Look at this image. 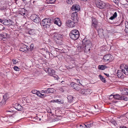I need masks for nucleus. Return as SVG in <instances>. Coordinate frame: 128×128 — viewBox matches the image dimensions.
I'll return each mask as SVG.
<instances>
[{
    "label": "nucleus",
    "instance_id": "obj_26",
    "mask_svg": "<svg viewBox=\"0 0 128 128\" xmlns=\"http://www.w3.org/2000/svg\"><path fill=\"white\" fill-rule=\"evenodd\" d=\"M98 68L99 69L102 70L107 68V67L104 65H99L98 66Z\"/></svg>",
    "mask_w": 128,
    "mask_h": 128
},
{
    "label": "nucleus",
    "instance_id": "obj_9",
    "mask_svg": "<svg viewBox=\"0 0 128 128\" xmlns=\"http://www.w3.org/2000/svg\"><path fill=\"white\" fill-rule=\"evenodd\" d=\"M76 22L68 20L66 21V25L69 27L72 28L75 26V22Z\"/></svg>",
    "mask_w": 128,
    "mask_h": 128
},
{
    "label": "nucleus",
    "instance_id": "obj_50",
    "mask_svg": "<svg viewBox=\"0 0 128 128\" xmlns=\"http://www.w3.org/2000/svg\"><path fill=\"white\" fill-rule=\"evenodd\" d=\"M120 128H127L126 126H120Z\"/></svg>",
    "mask_w": 128,
    "mask_h": 128
},
{
    "label": "nucleus",
    "instance_id": "obj_51",
    "mask_svg": "<svg viewBox=\"0 0 128 128\" xmlns=\"http://www.w3.org/2000/svg\"><path fill=\"white\" fill-rule=\"evenodd\" d=\"M124 31L128 33V28H126L124 30Z\"/></svg>",
    "mask_w": 128,
    "mask_h": 128
},
{
    "label": "nucleus",
    "instance_id": "obj_27",
    "mask_svg": "<svg viewBox=\"0 0 128 128\" xmlns=\"http://www.w3.org/2000/svg\"><path fill=\"white\" fill-rule=\"evenodd\" d=\"M3 97L4 100L6 101L9 98V96L7 94H6L4 95H3Z\"/></svg>",
    "mask_w": 128,
    "mask_h": 128
},
{
    "label": "nucleus",
    "instance_id": "obj_36",
    "mask_svg": "<svg viewBox=\"0 0 128 128\" xmlns=\"http://www.w3.org/2000/svg\"><path fill=\"white\" fill-rule=\"evenodd\" d=\"M122 100H123L125 101H128V98L126 97L125 96H124L122 95Z\"/></svg>",
    "mask_w": 128,
    "mask_h": 128
},
{
    "label": "nucleus",
    "instance_id": "obj_13",
    "mask_svg": "<svg viewBox=\"0 0 128 128\" xmlns=\"http://www.w3.org/2000/svg\"><path fill=\"white\" fill-rule=\"evenodd\" d=\"M52 35L54 34L53 36L54 37V38H55L58 40L60 39L61 38H62L63 36V35L62 34L54 32V34L52 33Z\"/></svg>",
    "mask_w": 128,
    "mask_h": 128
},
{
    "label": "nucleus",
    "instance_id": "obj_38",
    "mask_svg": "<svg viewBox=\"0 0 128 128\" xmlns=\"http://www.w3.org/2000/svg\"><path fill=\"white\" fill-rule=\"evenodd\" d=\"M38 91H37L36 90H32V92L33 94H36L38 92Z\"/></svg>",
    "mask_w": 128,
    "mask_h": 128
},
{
    "label": "nucleus",
    "instance_id": "obj_48",
    "mask_svg": "<svg viewBox=\"0 0 128 128\" xmlns=\"http://www.w3.org/2000/svg\"><path fill=\"white\" fill-rule=\"evenodd\" d=\"M6 112H14V110H8L6 111Z\"/></svg>",
    "mask_w": 128,
    "mask_h": 128
},
{
    "label": "nucleus",
    "instance_id": "obj_5",
    "mask_svg": "<svg viewBox=\"0 0 128 128\" xmlns=\"http://www.w3.org/2000/svg\"><path fill=\"white\" fill-rule=\"evenodd\" d=\"M113 56L110 54H108L104 56L103 57L104 62H109L112 60L113 59Z\"/></svg>",
    "mask_w": 128,
    "mask_h": 128
},
{
    "label": "nucleus",
    "instance_id": "obj_20",
    "mask_svg": "<svg viewBox=\"0 0 128 128\" xmlns=\"http://www.w3.org/2000/svg\"><path fill=\"white\" fill-rule=\"evenodd\" d=\"M92 124L93 122L91 121L90 122H86L85 124H84V125L86 128V127L90 128L92 126Z\"/></svg>",
    "mask_w": 128,
    "mask_h": 128
},
{
    "label": "nucleus",
    "instance_id": "obj_47",
    "mask_svg": "<svg viewBox=\"0 0 128 128\" xmlns=\"http://www.w3.org/2000/svg\"><path fill=\"white\" fill-rule=\"evenodd\" d=\"M114 95H111L110 96V97L109 98V99L110 100L114 98Z\"/></svg>",
    "mask_w": 128,
    "mask_h": 128
},
{
    "label": "nucleus",
    "instance_id": "obj_24",
    "mask_svg": "<svg viewBox=\"0 0 128 128\" xmlns=\"http://www.w3.org/2000/svg\"><path fill=\"white\" fill-rule=\"evenodd\" d=\"M56 0H45V2L47 4H53Z\"/></svg>",
    "mask_w": 128,
    "mask_h": 128
},
{
    "label": "nucleus",
    "instance_id": "obj_33",
    "mask_svg": "<svg viewBox=\"0 0 128 128\" xmlns=\"http://www.w3.org/2000/svg\"><path fill=\"white\" fill-rule=\"evenodd\" d=\"M123 92L124 94L126 95H128V89H124V90H123Z\"/></svg>",
    "mask_w": 128,
    "mask_h": 128
},
{
    "label": "nucleus",
    "instance_id": "obj_56",
    "mask_svg": "<svg viewBox=\"0 0 128 128\" xmlns=\"http://www.w3.org/2000/svg\"><path fill=\"white\" fill-rule=\"evenodd\" d=\"M1 34H0V39L2 40L3 39L2 36L1 35Z\"/></svg>",
    "mask_w": 128,
    "mask_h": 128
},
{
    "label": "nucleus",
    "instance_id": "obj_59",
    "mask_svg": "<svg viewBox=\"0 0 128 128\" xmlns=\"http://www.w3.org/2000/svg\"><path fill=\"white\" fill-rule=\"evenodd\" d=\"M3 20H2L0 18V22H1L2 24V21H3Z\"/></svg>",
    "mask_w": 128,
    "mask_h": 128
},
{
    "label": "nucleus",
    "instance_id": "obj_11",
    "mask_svg": "<svg viewBox=\"0 0 128 128\" xmlns=\"http://www.w3.org/2000/svg\"><path fill=\"white\" fill-rule=\"evenodd\" d=\"M71 19L74 22H76L78 20V14L75 12L72 13L71 14Z\"/></svg>",
    "mask_w": 128,
    "mask_h": 128
},
{
    "label": "nucleus",
    "instance_id": "obj_31",
    "mask_svg": "<svg viewBox=\"0 0 128 128\" xmlns=\"http://www.w3.org/2000/svg\"><path fill=\"white\" fill-rule=\"evenodd\" d=\"M36 23H38L40 21V19L39 17L38 16L37 17V18H36L33 21Z\"/></svg>",
    "mask_w": 128,
    "mask_h": 128
},
{
    "label": "nucleus",
    "instance_id": "obj_37",
    "mask_svg": "<svg viewBox=\"0 0 128 128\" xmlns=\"http://www.w3.org/2000/svg\"><path fill=\"white\" fill-rule=\"evenodd\" d=\"M29 49L30 48L28 46L24 44V51L26 50L28 51Z\"/></svg>",
    "mask_w": 128,
    "mask_h": 128
},
{
    "label": "nucleus",
    "instance_id": "obj_43",
    "mask_svg": "<svg viewBox=\"0 0 128 128\" xmlns=\"http://www.w3.org/2000/svg\"><path fill=\"white\" fill-rule=\"evenodd\" d=\"M124 24L126 28H128V22L127 21H125Z\"/></svg>",
    "mask_w": 128,
    "mask_h": 128
},
{
    "label": "nucleus",
    "instance_id": "obj_40",
    "mask_svg": "<svg viewBox=\"0 0 128 128\" xmlns=\"http://www.w3.org/2000/svg\"><path fill=\"white\" fill-rule=\"evenodd\" d=\"M55 73V71L54 70H51V72L50 73V75L51 76H52V75L53 76V74H54Z\"/></svg>",
    "mask_w": 128,
    "mask_h": 128
},
{
    "label": "nucleus",
    "instance_id": "obj_12",
    "mask_svg": "<svg viewBox=\"0 0 128 128\" xmlns=\"http://www.w3.org/2000/svg\"><path fill=\"white\" fill-rule=\"evenodd\" d=\"M92 22L91 26L92 28H96L98 24V21L96 19L94 18H92Z\"/></svg>",
    "mask_w": 128,
    "mask_h": 128
},
{
    "label": "nucleus",
    "instance_id": "obj_42",
    "mask_svg": "<svg viewBox=\"0 0 128 128\" xmlns=\"http://www.w3.org/2000/svg\"><path fill=\"white\" fill-rule=\"evenodd\" d=\"M14 70L16 71H18L19 70V68L17 66H15L14 68Z\"/></svg>",
    "mask_w": 128,
    "mask_h": 128
},
{
    "label": "nucleus",
    "instance_id": "obj_53",
    "mask_svg": "<svg viewBox=\"0 0 128 128\" xmlns=\"http://www.w3.org/2000/svg\"><path fill=\"white\" fill-rule=\"evenodd\" d=\"M33 45L32 44H31V45L30 46V49L31 50H32V49L33 48L32 46H33Z\"/></svg>",
    "mask_w": 128,
    "mask_h": 128
},
{
    "label": "nucleus",
    "instance_id": "obj_52",
    "mask_svg": "<svg viewBox=\"0 0 128 128\" xmlns=\"http://www.w3.org/2000/svg\"><path fill=\"white\" fill-rule=\"evenodd\" d=\"M79 128H86V126L84 127L82 126V125H80V127Z\"/></svg>",
    "mask_w": 128,
    "mask_h": 128
},
{
    "label": "nucleus",
    "instance_id": "obj_10",
    "mask_svg": "<svg viewBox=\"0 0 128 128\" xmlns=\"http://www.w3.org/2000/svg\"><path fill=\"white\" fill-rule=\"evenodd\" d=\"M92 46H80V48L82 50H84L85 52H90V48Z\"/></svg>",
    "mask_w": 128,
    "mask_h": 128
},
{
    "label": "nucleus",
    "instance_id": "obj_32",
    "mask_svg": "<svg viewBox=\"0 0 128 128\" xmlns=\"http://www.w3.org/2000/svg\"><path fill=\"white\" fill-rule=\"evenodd\" d=\"M100 78V80L103 82L105 83L106 82V80L105 78L102 76L101 75H100L99 76Z\"/></svg>",
    "mask_w": 128,
    "mask_h": 128
},
{
    "label": "nucleus",
    "instance_id": "obj_55",
    "mask_svg": "<svg viewBox=\"0 0 128 128\" xmlns=\"http://www.w3.org/2000/svg\"><path fill=\"white\" fill-rule=\"evenodd\" d=\"M30 22H28V23H27L26 22V23H25L24 24L26 25V24H28V25H29L30 24Z\"/></svg>",
    "mask_w": 128,
    "mask_h": 128
},
{
    "label": "nucleus",
    "instance_id": "obj_30",
    "mask_svg": "<svg viewBox=\"0 0 128 128\" xmlns=\"http://www.w3.org/2000/svg\"><path fill=\"white\" fill-rule=\"evenodd\" d=\"M38 16L35 14H33L31 16L30 18L33 21Z\"/></svg>",
    "mask_w": 128,
    "mask_h": 128
},
{
    "label": "nucleus",
    "instance_id": "obj_3",
    "mask_svg": "<svg viewBox=\"0 0 128 128\" xmlns=\"http://www.w3.org/2000/svg\"><path fill=\"white\" fill-rule=\"evenodd\" d=\"M96 6L101 9L104 8L107 5L103 1L98 0L96 1Z\"/></svg>",
    "mask_w": 128,
    "mask_h": 128
},
{
    "label": "nucleus",
    "instance_id": "obj_15",
    "mask_svg": "<svg viewBox=\"0 0 128 128\" xmlns=\"http://www.w3.org/2000/svg\"><path fill=\"white\" fill-rule=\"evenodd\" d=\"M2 21V24L4 25L10 26L12 25V22L10 20L5 19Z\"/></svg>",
    "mask_w": 128,
    "mask_h": 128
},
{
    "label": "nucleus",
    "instance_id": "obj_21",
    "mask_svg": "<svg viewBox=\"0 0 128 128\" xmlns=\"http://www.w3.org/2000/svg\"><path fill=\"white\" fill-rule=\"evenodd\" d=\"M121 70H118L117 73V76L118 78L122 77V76L123 74L122 72L124 73V72L122 71V69Z\"/></svg>",
    "mask_w": 128,
    "mask_h": 128
},
{
    "label": "nucleus",
    "instance_id": "obj_64",
    "mask_svg": "<svg viewBox=\"0 0 128 128\" xmlns=\"http://www.w3.org/2000/svg\"><path fill=\"white\" fill-rule=\"evenodd\" d=\"M58 120V118H56V119H55V120H56V121H57V120Z\"/></svg>",
    "mask_w": 128,
    "mask_h": 128
},
{
    "label": "nucleus",
    "instance_id": "obj_60",
    "mask_svg": "<svg viewBox=\"0 0 128 128\" xmlns=\"http://www.w3.org/2000/svg\"><path fill=\"white\" fill-rule=\"evenodd\" d=\"M30 1H29V2H28V3H26V4H30Z\"/></svg>",
    "mask_w": 128,
    "mask_h": 128
},
{
    "label": "nucleus",
    "instance_id": "obj_62",
    "mask_svg": "<svg viewBox=\"0 0 128 128\" xmlns=\"http://www.w3.org/2000/svg\"><path fill=\"white\" fill-rule=\"evenodd\" d=\"M18 0H15V1L16 2V3L17 4V2L18 1Z\"/></svg>",
    "mask_w": 128,
    "mask_h": 128
},
{
    "label": "nucleus",
    "instance_id": "obj_19",
    "mask_svg": "<svg viewBox=\"0 0 128 128\" xmlns=\"http://www.w3.org/2000/svg\"><path fill=\"white\" fill-rule=\"evenodd\" d=\"M113 97L114 98L118 100H121L122 98V95L118 94L114 95Z\"/></svg>",
    "mask_w": 128,
    "mask_h": 128
},
{
    "label": "nucleus",
    "instance_id": "obj_49",
    "mask_svg": "<svg viewBox=\"0 0 128 128\" xmlns=\"http://www.w3.org/2000/svg\"><path fill=\"white\" fill-rule=\"evenodd\" d=\"M74 79L77 80V82L78 83H79L81 85H82V84L80 83L79 80L78 79H76V78H75Z\"/></svg>",
    "mask_w": 128,
    "mask_h": 128
},
{
    "label": "nucleus",
    "instance_id": "obj_45",
    "mask_svg": "<svg viewBox=\"0 0 128 128\" xmlns=\"http://www.w3.org/2000/svg\"><path fill=\"white\" fill-rule=\"evenodd\" d=\"M53 76L54 77V79L55 80H58V76L57 75H54V76Z\"/></svg>",
    "mask_w": 128,
    "mask_h": 128
},
{
    "label": "nucleus",
    "instance_id": "obj_46",
    "mask_svg": "<svg viewBox=\"0 0 128 128\" xmlns=\"http://www.w3.org/2000/svg\"><path fill=\"white\" fill-rule=\"evenodd\" d=\"M41 98H44L46 96V95H45L44 94H42V93H41Z\"/></svg>",
    "mask_w": 128,
    "mask_h": 128
},
{
    "label": "nucleus",
    "instance_id": "obj_28",
    "mask_svg": "<svg viewBox=\"0 0 128 128\" xmlns=\"http://www.w3.org/2000/svg\"><path fill=\"white\" fill-rule=\"evenodd\" d=\"M67 98L69 102H71L73 100V97L71 95H69L67 97Z\"/></svg>",
    "mask_w": 128,
    "mask_h": 128
},
{
    "label": "nucleus",
    "instance_id": "obj_61",
    "mask_svg": "<svg viewBox=\"0 0 128 128\" xmlns=\"http://www.w3.org/2000/svg\"><path fill=\"white\" fill-rule=\"evenodd\" d=\"M22 13L23 14H21V13H20V14L21 15H22V16H24V13Z\"/></svg>",
    "mask_w": 128,
    "mask_h": 128
},
{
    "label": "nucleus",
    "instance_id": "obj_39",
    "mask_svg": "<svg viewBox=\"0 0 128 128\" xmlns=\"http://www.w3.org/2000/svg\"><path fill=\"white\" fill-rule=\"evenodd\" d=\"M12 60L13 62V64H16V63H17L18 62V60H14V59H12Z\"/></svg>",
    "mask_w": 128,
    "mask_h": 128
},
{
    "label": "nucleus",
    "instance_id": "obj_58",
    "mask_svg": "<svg viewBox=\"0 0 128 128\" xmlns=\"http://www.w3.org/2000/svg\"><path fill=\"white\" fill-rule=\"evenodd\" d=\"M104 74L106 75V76L107 77H108L109 76V75L108 74H106V73H104Z\"/></svg>",
    "mask_w": 128,
    "mask_h": 128
},
{
    "label": "nucleus",
    "instance_id": "obj_7",
    "mask_svg": "<svg viewBox=\"0 0 128 128\" xmlns=\"http://www.w3.org/2000/svg\"><path fill=\"white\" fill-rule=\"evenodd\" d=\"M92 46V43L90 40L86 38H84L82 41V45L81 46Z\"/></svg>",
    "mask_w": 128,
    "mask_h": 128
},
{
    "label": "nucleus",
    "instance_id": "obj_34",
    "mask_svg": "<svg viewBox=\"0 0 128 128\" xmlns=\"http://www.w3.org/2000/svg\"><path fill=\"white\" fill-rule=\"evenodd\" d=\"M6 100H4V99L2 100L0 103V104H1L2 106H3L4 105L6 104Z\"/></svg>",
    "mask_w": 128,
    "mask_h": 128
},
{
    "label": "nucleus",
    "instance_id": "obj_63",
    "mask_svg": "<svg viewBox=\"0 0 128 128\" xmlns=\"http://www.w3.org/2000/svg\"><path fill=\"white\" fill-rule=\"evenodd\" d=\"M126 3H123V4H123L124 5L126 4Z\"/></svg>",
    "mask_w": 128,
    "mask_h": 128
},
{
    "label": "nucleus",
    "instance_id": "obj_8",
    "mask_svg": "<svg viewBox=\"0 0 128 128\" xmlns=\"http://www.w3.org/2000/svg\"><path fill=\"white\" fill-rule=\"evenodd\" d=\"M121 69H122V70L124 73L126 75L128 76V67L126 65H121L120 67Z\"/></svg>",
    "mask_w": 128,
    "mask_h": 128
},
{
    "label": "nucleus",
    "instance_id": "obj_22",
    "mask_svg": "<svg viewBox=\"0 0 128 128\" xmlns=\"http://www.w3.org/2000/svg\"><path fill=\"white\" fill-rule=\"evenodd\" d=\"M1 34L2 38H7L9 36L8 34L6 33H2Z\"/></svg>",
    "mask_w": 128,
    "mask_h": 128
},
{
    "label": "nucleus",
    "instance_id": "obj_54",
    "mask_svg": "<svg viewBox=\"0 0 128 128\" xmlns=\"http://www.w3.org/2000/svg\"><path fill=\"white\" fill-rule=\"evenodd\" d=\"M20 51H22L23 52H24V50L22 48H20Z\"/></svg>",
    "mask_w": 128,
    "mask_h": 128
},
{
    "label": "nucleus",
    "instance_id": "obj_6",
    "mask_svg": "<svg viewBox=\"0 0 128 128\" xmlns=\"http://www.w3.org/2000/svg\"><path fill=\"white\" fill-rule=\"evenodd\" d=\"M70 85L72 88L77 91L81 90L80 86L76 83L72 82L70 83Z\"/></svg>",
    "mask_w": 128,
    "mask_h": 128
},
{
    "label": "nucleus",
    "instance_id": "obj_18",
    "mask_svg": "<svg viewBox=\"0 0 128 128\" xmlns=\"http://www.w3.org/2000/svg\"><path fill=\"white\" fill-rule=\"evenodd\" d=\"M15 108L18 111H21L22 109V108L20 104H15Z\"/></svg>",
    "mask_w": 128,
    "mask_h": 128
},
{
    "label": "nucleus",
    "instance_id": "obj_25",
    "mask_svg": "<svg viewBox=\"0 0 128 128\" xmlns=\"http://www.w3.org/2000/svg\"><path fill=\"white\" fill-rule=\"evenodd\" d=\"M117 16V14L116 12H115L114 14H113L112 16H111L109 18V19L111 20H113L114 18H116Z\"/></svg>",
    "mask_w": 128,
    "mask_h": 128
},
{
    "label": "nucleus",
    "instance_id": "obj_35",
    "mask_svg": "<svg viewBox=\"0 0 128 128\" xmlns=\"http://www.w3.org/2000/svg\"><path fill=\"white\" fill-rule=\"evenodd\" d=\"M6 7L5 6H0V10H3L6 9Z\"/></svg>",
    "mask_w": 128,
    "mask_h": 128
},
{
    "label": "nucleus",
    "instance_id": "obj_17",
    "mask_svg": "<svg viewBox=\"0 0 128 128\" xmlns=\"http://www.w3.org/2000/svg\"><path fill=\"white\" fill-rule=\"evenodd\" d=\"M34 30L28 28L26 30V33L27 34H28L29 35L33 34H34Z\"/></svg>",
    "mask_w": 128,
    "mask_h": 128
},
{
    "label": "nucleus",
    "instance_id": "obj_29",
    "mask_svg": "<svg viewBox=\"0 0 128 128\" xmlns=\"http://www.w3.org/2000/svg\"><path fill=\"white\" fill-rule=\"evenodd\" d=\"M103 32V29H100L98 30V32L99 34L100 35H104V33Z\"/></svg>",
    "mask_w": 128,
    "mask_h": 128
},
{
    "label": "nucleus",
    "instance_id": "obj_41",
    "mask_svg": "<svg viewBox=\"0 0 128 128\" xmlns=\"http://www.w3.org/2000/svg\"><path fill=\"white\" fill-rule=\"evenodd\" d=\"M40 92L42 93H43L45 94H48V93L47 91V90H42Z\"/></svg>",
    "mask_w": 128,
    "mask_h": 128
},
{
    "label": "nucleus",
    "instance_id": "obj_23",
    "mask_svg": "<svg viewBox=\"0 0 128 128\" xmlns=\"http://www.w3.org/2000/svg\"><path fill=\"white\" fill-rule=\"evenodd\" d=\"M48 94L50 93H52L54 91V89L53 88H49L47 89Z\"/></svg>",
    "mask_w": 128,
    "mask_h": 128
},
{
    "label": "nucleus",
    "instance_id": "obj_1",
    "mask_svg": "<svg viewBox=\"0 0 128 128\" xmlns=\"http://www.w3.org/2000/svg\"><path fill=\"white\" fill-rule=\"evenodd\" d=\"M70 38L73 40H76L80 36L79 32L76 30H72L70 33Z\"/></svg>",
    "mask_w": 128,
    "mask_h": 128
},
{
    "label": "nucleus",
    "instance_id": "obj_44",
    "mask_svg": "<svg viewBox=\"0 0 128 128\" xmlns=\"http://www.w3.org/2000/svg\"><path fill=\"white\" fill-rule=\"evenodd\" d=\"M41 92H40L38 91V92L37 93L36 95L38 96L41 97Z\"/></svg>",
    "mask_w": 128,
    "mask_h": 128
},
{
    "label": "nucleus",
    "instance_id": "obj_57",
    "mask_svg": "<svg viewBox=\"0 0 128 128\" xmlns=\"http://www.w3.org/2000/svg\"><path fill=\"white\" fill-rule=\"evenodd\" d=\"M58 100H54L53 101V102H57V101Z\"/></svg>",
    "mask_w": 128,
    "mask_h": 128
},
{
    "label": "nucleus",
    "instance_id": "obj_2",
    "mask_svg": "<svg viewBox=\"0 0 128 128\" xmlns=\"http://www.w3.org/2000/svg\"><path fill=\"white\" fill-rule=\"evenodd\" d=\"M50 19H44L42 20L41 25L43 26L44 28H49L50 25Z\"/></svg>",
    "mask_w": 128,
    "mask_h": 128
},
{
    "label": "nucleus",
    "instance_id": "obj_4",
    "mask_svg": "<svg viewBox=\"0 0 128 128\" xmlns=\"http://www.w3.org/2000/svg\"><path fill=\"white\" fill-rule=\"evenodd\" d=\"M82 95L89 94L91 92V90L88 89L81 88L80 90L78 91Z\"/></svg>",
    "mask_w": 128,
    "mask_h": 128
},
{
    "label": "nucleus",
    "instance_id": "obj_14",
    "mask_svg": "<svg viewBox=\"0 0 128 128\" xmlns=\"http://www.w3.org/2000/svg\"><path fill=\"white\" fill-rule=\"evenodd\" d=\"M72 10L73 11H76L78 12L80 10V7L78 4H74L72 6Z\"/></svg>",
    "mask_w": 128,
    "mask_h": 128
},
{
    "label": "nucleus",
    "instance_id": "obj_16",
    "mask_svg": "<svg viewBox=\"0 0 128 128\" xmlns=\"http://www.w3.org/2000/svg\"><path fill=\"white\" fill-rule=\"evenodd\" d=\"M54 24L57 25L58 26H60L61 23L60 19L58 18H56L54 20Z\"/></svg>",
    "mask_w": 128,
    "mask_h": 128
}]
</instances>
